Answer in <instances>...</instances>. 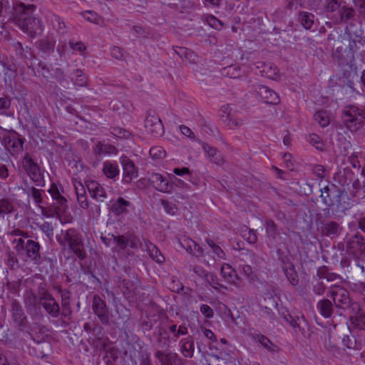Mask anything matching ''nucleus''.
<instances>
[{
  "instance_id": "15",
  "label": "nucleus",
  "mask_w": 365,
  "mask_h": 365,
  "mask_svg": "<svg viewBox=\"0 0 365 365\" xmlns=\"http://www.w3.org/2000/svg\"><path fill=\"white\" fill-rule=\"evenodd\" d=\"M320 230L322 235L334 238L339 235L342 227L335 221L327 220L322 222Z\"/></svg>"
},
{
  "instance_id": "64",
  "label": "nucleus",
  "mask_w": 365,
  "mask_h": 365,
  "mask_svg": "<svg viewBox=\"0 0 365 365\" xmlns=\"http://www.w3.org/2000/svg\"><path fill=\"white\" fill-rule=\"evenodd\" d=\"M326 290V286L322 282H317L313 287V292L317 295H322Z\"/></svg>"
},
{
  "instance_id": "55",
  "label": "nucleus",
  "mask_w": 365,
  "mask_h": 365,
  "mask_svg": "<svg viewBox=\"0 0 365 365\" xmlns=\"http://www.w3.org/2000/svg\"><path fill=\"white\" fill-rule=\"evenodd\" d=\"M309 141L317 150H322L323 149V144L318 135L314 133L309 135Z\"/></svg>"
},
{
  "instance_id": "48",
  "label": "nucleus",
  "mask_w": 365,
  "mask_h": 365,
  "mask_svg": "<svg viewBox=\"0 0 365 365\" xmlns=\"http://www.w3.org/2000/svg\"><path fill=\"white\" fill-rule=\"evenodd\" d=\"M226 124L230 128L235 129L240 127L242 125V120L241 119L235 118L232 115L228 113L226 119Z\"/></svg>"
},
{
  "instance_id": "21",
  "label": "nucleus",
  "mask_w": 365,
  "mask_h": 365,
  "mask_svg": "<svg viewBox=\"0 0 365 365\" xmlns=\"http://www.w3.org/2000/svg\"><path fill=\"white\" fill-rule=\"evenodd\" d=\"M77 201L80 207L83 209H88L89 204L86 197V191L84 185L79 181L73 182Z\"/></svg>"
},
{
  "instance_id": "6",
  "label": "nucleus",
  "mask_w": 365,
  "mask_h": 365,
  "mask_svg": "<svg viewBox=\"0 0 365 365\" xmlns=\"http://www.w3.org/2000/svg\"><path fill=\"white\" fill-rule=\"evenodd\" d=\"M21 165L28 175L37 186L43 185V178L40 168L37 163L33 160L29 154L27 153L24 156L21 160Z\"/></svg>"
},
{
  "instance_id": "26",
  "label": "nucleus",
  "mask_w": 365,
  "mask_h": 365,
  "mask_svg": "<svg viewBox=\"0 0 365 365\" xmlns=\"http://www.w3.org/2000/svg\"><path fill=\"white\" fill-rule=\"evenodd\" d=\"M130 205L129 201L120 197L112 203L110 210L115 215H120L128 212V207Z\"/></svg>"
},
{
  "instance_id": "16",
  "label": "nucleus",
  "mask_w": 365,
  "mask_h": 365,
  "mask_svg": "<svg viewBox=\"0 0 365 365\" xmlns=\"http://www.w3.org/2000/svg\"><path fill=\"white\" fill-rule=\"evenodd\" d=\"M86 187L91 197L98 202H103L107 197V193L104 187L96 180L86 182Z\"/></svg>"
},
{
  "instance_id": "39",
  "label": "nucleus",
  "mask_w": 365,
  "mask_h": 365,
  "mask_svg": "<svg viewBox=\"0 0 365 365\" xmlns=\"http://www.w3.org/2000/svg\"><path fill=\"white\" fill-rule=\"evenodd\" d=\"M222 73L229 78H237L241 76L242 71L240 66L232 65L224 68L222 71Z\"/></svg>"
},
{
  "instance_id": "54",
  "label": "nucleus",
  "mask_w": 365,
  "mask_h": 365,
  "mask_svg": "<svg viewBox=\"0 0 365 365\" xmlns=\"http://www.w3.org/2000/svg\"><path fill=\"white\" fill-rule=\"evenodd\" d=\"M113 240L121 250H125L128 246V237L124 235L113 236Z\"/></svg>"
},
{
  "instance_id": "40",
  "label": "nucleus",
  "mask_w": 365,
  "mask_h": 365,
  "mask_svg": "<svg viewBox=\"0 0 365 365\" xmlns=\"http://www.w3.org/2000/svg\"><path fill=\"white\" fill-rule=\"evenodd\" d=\"M82 16L86 20L97 25H101L103 23V19L97 13L93 11H86L82 13Z\"/></svg>"
},
{
  "instance_id": "41",
  "label": "nucleus",
  "mask_w": 365,
  "mask_h": 365,
  "mask_svg": "<svg viewBox=\"0 0 365 365\" xmlns=\"http://www.w3.org/2000/svg\"><path fill=\"white\" fill-rule=\"evenodd\" d=\"M73 74L76 77L73 80V84L76 86L84 87L87 86V78L81 70L76 69L73 71Z\"/></svg>"
},
{
  "instance_id": "50",
  "label": "nucleus",
  "mask_w": 365,
  "mask_h": 365,
  "mask_svg": "<svg viewBox=\"0 0 365 365\" xmlns=\"http://www.w3.org/2000/svg\"><path fill=\"white\" fill-rule=\"evenodd\" d=\"M351 322L355 327L365 330V314H360L351 319Z\"/></svg>"
},
{
  "instance_id": "4",
  "label": "nucleus",
  "mask_w": 365,
  "mask_h": 365,
  "mask_svg": "<svg viewBox=\"0 0 365 365\" xmlns=\"http://www.w3.org/2000/svg\"><path fill=\"white\" fill-rule=\"evenodd\" d=\"M13 243L15 244L14 249L19 255L25 256L28 259L34 262L36 264L41 263L40 245L38 242L19 238L14 240Z\"/></svg>"
},
{
  "instance_id": "37",
  "label": "nucleus",
  "mask_w": 365,
  "mask_h": 365,
  "mask_svg": "<svg viewBox=\"0 0 365 365\" xmlns=\"http://www.w3.org/2000/svg\"><path fill=\"white\" fill-rule=\"evenodd\" d=\"M298 20L305 29H310L314 22V16L311 13L302 11L299 14Z\"/></svg>"
},
{
  "instance_id": "23",
  "label": "nucleus",
  "mask_w": 365,
  "mask_h": 365,
  "mask_svg": "<svg viewBox=\"0 0 365 365\" xmlns=\"http://www.w3.org/2000/svg\"><path fill=\"white\" fill-rule=\"evenodd\" d=\"M150 180L158 191L163 192H171V185L162 175L154 173L152 175Z\"/></svg>"
},
{
  "instance_id": "47",
  "label": "nucleus",
  "mask_w": 365,
  "mask_h": 365,
  "mask_svg": "<svg viewBox=\"0 0 365 365\" xmlns=\"http://www.w3.org/2000/svg\"><path fill=\"white\" fill-rule=\"evenodd\" d=\"M207 243L215 255V259H225V254L223 250L211 240H207Z\"/></svg>"
},
{
  "instance_id": "60",
  "label": "nucleus",
  "mask_w": 365,
  "mask_h": 365,
  "mask_svg": "<svg viewBox=\"0 0 365 365\" xmlns=\"http://www.w3.org/2000/svg\"><path fill=\"white\" fill-rule=\"evenodd\" d=\"M205 278L213 288L217 289L218 287H221V284L217 282V277L214 274L207 272L205 274Z\"/></svg>"
},
{
  "instance_id": "59",
  "label": "nucleus",
  "mask_w": 365,
  "mask_h": 365,
  "mask_svg": "<svg viewBox=\"0 0 365 365\" xmlns=\"http://www.w3.org/2000/svg\"><path fill=\"white\" fill-rule=\"evenodd\" d=\"M313 173L319 179L325 178L324 168L322 165H314L312 168Z\"/></svg>"
},
{
  "instance_id": "13",
  "label": "nucleus",
  "mask_w": 365,
  "mask_h": 365,
  "mask_svg": "<svg viewBox=\"0 0 365 365\" xmlns=\"http://www.w3.org/2000/svg\"><path fill=\"white\" fill-rule=\"evenodd\" d=\"M11 319L19 328H24L27 324L26 317L19 302L13 300L11 304Z\"/></svg>"
},
{
  "instance_id": "33",
  "label": "nucleus",
  "mask_w": 365,
  "mask_h": 365,
  "mask_svg": "<svg viewBox=\"0 0 365 365\" xmlns=\"http://www.w3.org/2000/svg\"><path fill=\"white\" fill-rule=\"evenodd\" d=\"M103 173L108 178L115 179L119 175V169L117 164L106 161L103 164Z\"/></svg>"
},
{
  "instance_id": "28",
  "label": "nucleus",
  "mask_w": 365,
  "mask_h": 365,
  "mask_svg": "<svg viewBox=\"0 0 365 365\" xmlns=\"http://www.w3.org/2000/svg\"><path fill=\"white\" fill-rule=\"evenodd\" d=\"M356 15V11L352 7L342 6L339 11V17L336 20L338 23H348L349 21L353 20Z\"/></svg>"
},
{
  "instance_id": "31",
  "label": "nucleus",
  "mask_w": 365,
  "mask_h": 365,
  "mask_svg": "<svg viewBox=\"0 0 365 365\" xmlns=\"http://www.w3.org/2000/svg\"><path fill=\"white\" fill-rule=\"evenodd\" d=\"M24 140L19 137H13L8 141V149L12 155H17L23 150Z\"/></svg>"
},
{
  "instance_id": "36",
  "label": "nucleus",
  "mask_w": 365,
  "mask_h": 365,
  "mask_svg": "<svg viewBox=\"0 0 365 365\" xmlns=\"http://www.w3.org/2000/svg\"><path fill=\"white\" fill-rule=\"evenodd\" d=\"M255 339L268 351L275 353L279 351L278 346L274 344L266 336L257 334L255 336Z\"/></svg>"
},
{
  "instance_id": "9",
  "label": "nucleus",
  "mask_w": 365,
  "mask_h": 365,
  "mask_svg": "<svg viewBox=\"0 0 365 365\" xmlns=\"http://www.w3.org/2000/svg\"><path fill=\"white\" fill-rule=\"evenodd\" d=\"M346 251L359 257L365 253V239L360 234H356L346 241Z\"/></svg>"
},
{
  "instance_id": "46",
  "label": "nucleus",
  "mask_w": 365,
  "mask_h": 365,
  "mask_svg": "<svg viewBox=\"0 0 365 365\" xmlns=\"http://www.w3.org/2000/svg\"><path fill=\"white\" fill-rule=\"evenodd\" d=\"M14 210V206L9 200L0 199V215L9 214Z\"/></svg>"
},
{
  "instance_id": "24",
  "label": "nucleus",
  "mask_w": 365,
  "mask_h": 365,
  "mask_svg": "<svg viewBox=\"0 0 365 365\" xmlns=\"http://www.w3.org/2000/svg\"><path fill=\"white\" fill-rule=\"evenodd\" d=\"M175 51L186 63H196L198 61L197 56L187 48L177 47Z\"/></svg>"
},
{
  "instance_id": "20",
  "label": "nucleus",
  "mask_w": 365,
  "mask_h": 365,
  "mask_svg": "<svg viewBox=\"0 0 365 365\" xmlns=\"http://www.w3.org/2000/svg\"><path fill=\"white\" fill-rule=\"evenodd\" d=\"M155 356L159 360L161 365H179L180 363V359L175 353H165L158 350L155 353Z\"/></svg>"
},
{
  "instance_id": "43",
  "label": "nucleus",
  "mask_w": 365,
  "mask_h": 365,
  "mask_svg": "<svg viewBox=\"0 0 365 365\" xmlns=\"http://www.w3.org/2000/svg\"><path fill=\"white\" fill-rule=\"evenodd\" d=\"M44 192L42 190L36 189L34 187H31L27 191V195L33 197L36 205L41 207V204L43 202L42 194Z\"/></svg>"
},
{
  "instance_id": "61",
  "label": "nucleus",
  "mask_w": 365,
  "mask_h": 365,
  "mask_svg": "<svg viewBox=\"0 0 365 365\" xmlns=\"http://www.w3.org/2000/svg\"><path fill=\"white\" fill-rule=\"evenodd\" d=\"M200 310L206 319H211L214 316L213 309L207 304H202Z\"/></svg>"
},
{
  "instance_id": "49",
  "label": "nucleus",
  "mask_w": 365,
  "mask_h": 365,
  "mask_svg": "<svg viewBox=\"0 0 365 365\" xmlns=\"http://www.w3.org/2000/svg\"><path fill=\"white\" fill-rule=\"evenodd\" d=\"M161 205L163 207L165 211L170 215H175L178 212L177 205L165 200H160Z\"/></svg>"
},
{
  "instance_id": "29",
  "label": "nucleus",
  "mask_w": 365,
  "mask_h": 365,
  "mask_svg": "<svg viewBox=\"0 0 365 365\" xmlns=\"http://www.w3.org/2000/svg\"><path fill=\"white\" fill-rule=\"evenodd\" d=\"M317 309L319 310V313L324 318H329L334 312L333 304L327 299H324L319 300L317 302Z\"/></svg>"
},
{
  "instance_id": "14",
  "label": "nucleus",
  "mask_w": 365,
  "mask_h": 365,
  "mask_svg": "<svg viewBox=\"0 0 365 365\" xmlns=\"http://www.w3.org/2000/svg\"><path fill=\"white\" fill-rule=\"evenodd\" d=\"M178 244L183 248L187 253L197 257L202 256V249L195 241L185 236L181 237L178 240Z\"/></svg>"
},
{
  "instance_id": "63",
  "label": "nucleus",
  "mask_w": 365,
  "mask_h": 365,
  "mask_svg": "<svg viewBox=\"0 0 365 365\" xmlns=\"http://www.w3.org/2000/svg\"><path fill=\"white\" fill-rule=\"evenodd\" d=\"M22 59L25 61V63L28 64V61H31L34 58V53L30 47L26 46L24 51H21L20 56Z\"/></svg>"
},
{
  "instance_id": "53",
  "label": "nucleus",
  "mask_w": 365,
  "mask_h": 365,
  "mask_svg": "<svg viewBox=\"0 0 365 365\" xmlns=\"http://www.w3.org/2000/svg\"><path fill=\"white\" fill-rule=\"evenodd\" d=\"M150 155L153 158L160 159L165 156V151L159 146H155L150 149Z\"/></svg>"
},
{
  "instance_id": "45",
  "label": "nucleus",
  "mask_w": 365,
  "mask_h": 365,
  "mask_svg": "<svg viewBox=\"0 0 365 365\" xmlns=\"http://www.w3.org/2000/svg\"><path fill=\"white\" fill-rule=\"evenodd\" d=\"M314 120L322 127L324 128L329 123V118L326 111L319 110L314 115Z\"/></svg>"
},
{
  "instance_id": "51",
  "label": "nucleus",
  "mask_w": 365,
  "mask_h": 365,
  "mask_svg": "<svg viewBox=\"0 0 365 365\" xmlns=\"http://www.w3.org/2000/svg\"><path fill=\"white\" fill-rule=\"evenodd\" d=\"M111 56L118 60H123L126 56V52L118 46H113L110 49Z\"/></svg>"
},
{
  "instance_id": "32",
  "label": "nucleus",
  "mask_w": 365,
  "mask_h": 365,
  "mask_svg": "<svg viewBox=\"0 0 365 365\" xmlns=\"http://www.w3.org/2000/svg\"><path fill=\"white\" fill-rule=\"evenodd\" d=\"M282 269L289 282L294 286L297 285L299 278L294 265L291 262L284 263Z\"/></svg>"
},
{
  "instance_id": "52",
  "label": "nucleus",
  "mask_w": 365,
  "mask_h": 365,
  "mask_svg": "<svg viewBox=\"0 0 365 365\" xmlns=\"http://www.w3.org/2000/svg\"><path fill=\"white\" fill-rule=\"evenodd\" d=\"M39 229L44 233L49 239H52L53 236V227L52 225L48 222H44L39 225Z\"/></svg>"
},
{
  "instance_id": "18",
  "label": "nucleus",
  "mask_w": 365,
  "mask_h": 365,
  "mask_svg": "<svg viewBox=\"0 0 365 365\" xmlns=\"http://www.w3.org/2000/svg\"><path fill=\"white\" fill-rule=\"evenodd\" d=\"M36 48L45 56H50L54 51L56 39L53 36L48 35L39 39L36 43Z\"/></svg>"
},
{
  "instance_id": "12",
  "label": "nucleus",
  "mask_w": 365,
  "mask_h": 365,
  "mask_svg": "<svg viewBox=\"0 0 365 365\" xmlns=\"http://www.w3.org/2000/svg\"><path fill=\"white\" fill-rule=\"evenodd\" d=\"M120 163L123 170V182L129 184L138 178V170L133 162L126 156L120 158Z\"/></svg>"
},
{
  "instance_id": "3",
  "label": "nucleus",
  "mask_w": 365,
  "mask_h": 365,
  "mask_svg": "<svg viewBox=\"0 0 365 365\" xmlns=\"http://www.w3.org/2000/svg\"><path fill=\"white\" fill-rule=\"evenodd\" d=\"M56 239L62 247L68 246L80 259L86 258V253L81 236L75 229L61 230Z\"/></svg>"
},
{
  "instance_id": "27",
  "label": "nucleus",
  "mask_w": 365,
  "mask_h": 365,
  "mask_svg": "<svg viewBox=\"0 0 365 365\" xmlns=\"http://www.w3.org/2000/svg\"><path fill=\"white\" fill-rule=\"evenodd\" d=\"M220 274L225 280L230 284H235L238 279L235 270L227 263L222 265Z\"/></svg>"
},
{
  "instance_id": "58",
  "label": "nucleus",
  "mask_w": 365,
  "mask_h": 365,
  "mask_svg": "<svg viewBox=\"0 0 365 365\" xmlns=\"http://www.w3.org/2000/svg\"><path fill=\"white\" fill-rule=\"evenodd\" d=\"M71 48L73 51H78L81 55H84V52L86 50V46L81 41L73 43V41L69 42Z\"/></svg>"
},
{
  "instance_id": "7",
  "label": "nucleus",
  "mask_w": 365,
  "mask_h": 365,
  "mask_svg": "<svg viewBox=\"0 0 365 365\" xmlns=\"http://www.w3.org/2000/svg\"><path fill=\"white\" fill-rule=\"evenodd\" d=\"M92 309L102 324H110V312L106 302L98 294L93 297Z\"/></svg>"
},
{
  "instance_id": "25",
  "label": "nucleus",
  "mask_w": 365,
  "mask_h": 365,
  "mask_svg": "<svg viewBox=\"0 0 365 365\" xmlns=\"http://www.w3.org/2000/svg\"><path fill=\"white\" fill-rule=\"evenodd\" d=\"M202 149L206 153L207 158L212 163L219 165L224 163V159L221 153L215 148L209 146L207 144H204L202 145Z\"/></svg>"
},
{
  "instance_id": "57",
  "label": "nucleus",
  "mask_w": 365,
  "mask_h": 365,
  "mask_svg": "<svg viewBox=\"0 0 365 365\" xmlns=\"http://www.w3.org/2000/svg\"><path fill=\"white\" fill-rule=\"evenodd\" d=\"M112 133L117 138H128L130 136V133L122 128H113Z\"/></svg>"
},
{
  "instance_id": "8",
  "label": "nucleus",
  "mask_w": 365,
  "mask_h": 365,
  "mask_svg": "<svg viewBox=\"0 0 365 365\" xmlns=\"http://www.w3.org/2000/svg\"><path fill=\"white\" fill-rule=\"evenodd\" d=\"M329 294L336 307L344 308L350 305L351 300L349 292L344 287L339 285L331 286Z\"/></svg>"
},
{
  "instance_id": "11",
  "label": "nucleus",
  "mask_w": 365,
  "mask_h": 365,
  "mask_svg": "<svg viewBox=\"0 0 365 365\" xmlns=\"http://www.w3.org/2000/svg\"><path fill=\"white\" fill-rule=\"evenodd\" d=\"M145 126L148 131L155 137L161 136L164 133L163 123L155 114L148 113L145 120Z\"/></svg>"
},
{
  "instance_id": "34",
  "label": "nucleus",
  "mask_w": 365,
  "mask_h": 365,
  "mask_svg": "<svg viewBox=\"0 0 365 365\" xmlns=\"http://www.w3.org/2000/svg\"><path fill=\"white\" fill-rule=\"evenodd\" d=\"M48 192L51 195L53 200L58 205V209H63V207L66 205V199L60 193L57 186L55 184H52L48 190Z\"/></svg>"
},
{
  "instance_id": "5",
  "label": "nucleus",
  "mask_w": 365,
  "mask_h": 365,
  "mask_svg": "<svg viewBox=\"0 0 365 365\" xmlns=\"http://www.w3.org/2000/svg\"><path fill=\"white\" fill-rule=\"evenodd\" d=\"M344 125L354 133L365 125V110L355 106L346 107L342 116Z\"/></svg>"
},
{
  "instance_id": "44",
  "label": "nucleus",
  "mask_w": 365,
  "mask_h": 365,
  "mask_svg": "<svg viewBox=\"0 0 365 365\" xmlns=\"http://www.w3.org/2000/svg\"><path fill=\"white\" fill-rule=\"evenodd\" d=\"M341 0H325V11L333 13L341 8Z\"/></svg>"
},
{
  "instance_id": "17",
  "label": "nucleus",
  "mask_w": 365,
  "mask_h": 365,
  "mask_svg": "<svg viewBox=\"0 0 365 365\" xmlns=\"http://www.w3.org/2000/svg\"><path fill=\"white\" fill-rule=\"evenodd\" d=\"M255 65L256 68L259 71L262 76L274 80L277 78L279 76V69L274 63L258 61Z\"/></svg>"
},
{
  "instance_id": "56",
  "label": "nucleus",
  "mask_w": 365,
  "mask_h": 365,
  "mask_svg": "<svg viewBox=\"0 0 365 365\" xmlns=\"http://www.w3.org/2000/svg\"><path fill=\"white\" fill-rule=\"evenodd\" d=\"M354 5L365 23V0H354Z\"/></svg>"
},
{
  "instance_id": "30",
  "label": "nucleus",
  "mask_w": 365,
  "mask_h": 365,
  "mask_svg": "<svg viewBox=\"0 0 365 365\" xmlns=\"http://www.w3.org/2000/svg\"><path fill=\"white\" fill-rule=\"evenodd\" d=\"M146 251L150 257L159 264H162L165 261L164 256L161 254L159 249L150 242H145Z\"/></svg>"
},
{
  "instance_id": "10",
  "label": "nucleus",
  "mask_w": 365,
  "mask_h": 365,
  "mask_svg": "<svg viewBox=\"0 0 365 365\" xmlns=\"http://www.w3.org/2000/svg\"><path fill=\"white\" fill-rule=\"evenodd\" d=\"M320 197L323 203L330 207L339 201L340 190L335 185H327L321 189Z\"/></svg>"
},
{
  "instance_id": "22",
  "label": "nucleus",
  "mask_w": 365,
  "mask_h": 365,
  "mask_svg": "<svg viewBox=\"0 0 365 365\" xmlns=\"http://www.w3.org/2000/svg\"><path fill=\"white\" fill-rule=\"evenodd\" d=\"M43 307L53 317H57L60 313V307L54 298L51 295L46 297L41 302Z\"/></svg>"
},
{
  "instance_id": "19",
  "label": "nucleus",
  "mask_w": 365,
  "mask_h": 365,
  "mask_svg": "<svg viewBox=\"0 0 365 365\" xmlns=\"http://www.w3.org/2000/svg\"><path fill=\"white\" fill-rule=\"evenodd\" d=\"M256 91L267 103L277 104L279 102L277 94L265 86H257Z\"/></svg>"
},
{
  "instance_id": "62",
  "label": "nucleus",
  "mask_w": 365,
  "mask_h": 365,
  "mask_svg": "<svg viewBox=\"0 0 365 365\" xmlns=\"http://www.w3.org/2000/svg\"><path fill=\"white\" fill-rule=\"evenodd\" d=\"M36 295L31 290H27L24 294V302L26 305L32 306L36 303Z\"/></svg>"
},
{
  "instance_id": "2",
  "label": "nucleus",
  "mask_w": 365,
  "mask_h": 365,
  "mask_svg": "<svg viewBox=\"0 0 365 365\" xmlns=\"http://www.w3.org/2000/svg\"><path fill=\"white\" fill-rule=\"evenodd\" d=\"M363 42L365 41L362 39L358 41V43L361 45ZM334 47L335 48L334 56L341 64L351 63L354 58V53L358 50L357 42L346 35L339 36Z\"/></svg>"
},
{
  "instance_id": "38",
  "label": "nucleus",
  "mask_w": 365,
  "mask_h": 365,
  "mask_svg": "<svg viewBox=\"0 0 365 365\" xmlns=\"http://www.w3.org/2000/svg\"><path fill=\"white\" fill-rule=\"evenodd\" d=\"M264 227L268 238L275 240L279 231L277 225L272 220H267L264 222Z\"/></svg>"
},
{
  "instance_id": "1",
  "label": "nucleus",
  "mask_w": 365,
  "mask_h": 365,
  "mask_svg": "<svg viewBox=\"0 0 365 365\" xmlns=\"http://www.w3.org/2000/svg\"><path fill=\"white\" fill-rule=\"evenodd\" d=\"M35 9L34 4L26 5L21 1H16L13 2L12 10L10 11L11 19L31 38L41 35L43 31L41 20L30 16Z\"/></svg>"
},
{
  "instance_id": "35",
  "label": "nucleus",
  "mask_w": 365,
  "mask_h": 365,
  "mask_svg": "<svg viewBox=\"0 0 365 365\" xmlns=\"http://www.w3.org/2000/svg\"><path fill=\"white\" fill-rule=\"evenodd\" d=\"M71 294V292L66 289L62 290L61 292L63 315H64L65 317L70 315L72 312L70 307Z\"/></svg>"
},
{
  "instance_id": "42",
  "label": "nucleus",
  "mask_w": 365,
  "mask_h": 365,
  "mask_svg": "<svg viewBox=\"0 0 365 365\" xmlns=\"http://www.w3.org/2000/svg\"><path fill=\"white\" fill-rule=\"evenodd\" d=\"M194 342L192 340H185L182 345L181 351L185 357L192 358L194 354Z\"/></svg>"
}]
</instances>
